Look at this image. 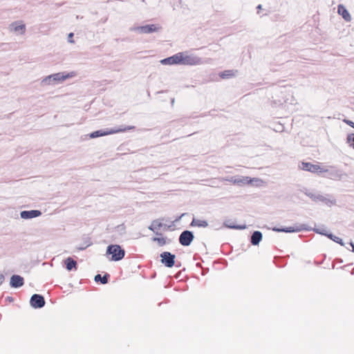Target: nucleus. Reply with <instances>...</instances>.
<instances>
[{
    "label": "nucleus",
    "mask_w": 354,
    "mask_h": 354,
    "mask_svg": "<svg viewBox=\"0 0 354 354\" xmlns=\"http://www.w3.org/2000/svg\"><path fill=\"white\" fill-rule=\"evenodd\" d=\"M350 245H351V247L353 248L352 251L354 252V243L353 242H351Z\"/></svg>",
    "instance_id": "nucleus-38"
},
{
    "label": "nucleus",
    "mask_w": 354,
    "mask_h": 354,
    "mask_svg": "<svg viewBox=\"0 0 354 354\" xmlns=\"http://www.w3.org/2000/svg\"><path fill=\"white\" fill-rule=\"evenodd\" d=\"M46 301L41 295L34 294L30 299V304L33 308H41L45 306Z\"/></svg>",
    "instance_id": "nucleus-9"
},
{
    "label": "nucleus",
    "mask_w": 354,
    "mask_h": 354,
    "mask_svg": "<svg viewBox=\"0 0 354 354\" xmlns=\"http://www.w3.org/2000/svg\"><path fill=\"white\" fill-rule=\"evenodd\" d=\"M345 123H346L348 125H349L350 127L354 128V122L351 120H344Z\"/></svg>",
    "instance_id": "nucleus-31"
},
{
    "label": "nucleus",
    "mask_w": 354,
    "mask_h": 354,
    "mask_svg": "<svg viewBox=\"0 0 354 354\" xmlns=\"http://www.w3.org/2000/svg\"><path fill=\"white\" fill-rule=\"evenodd\" d=\"M163 226L166 227V225H163L158 220H153L148 228L149 230L153 232L156 235H162L161 233L158 232V230Z\"/></svg>",
    "instance_id": "nucleus-15"
},
{
    "label": "nucleus",
    "mask_w": 354,
    "mask_h": 354,
    "mask_svg": "<svg viewBox=\"0 0 354 354\" xmlns=\"http://www.w3.org/2000/svg\"><path fill=\"white\" fill-rule=\"evenodd\" d=\"M317 202H322L324 204L328 205V207H331L336 204L335 198L329 194H326L325 196L319 194L318 198H317Z\"/></svg>",
    "instance_id": "nucleus-10"
},
{
    "label": "nucleus",
    "mask_w": 354,
    "mask_h": 354,
    "mask_svg": "<svg viewBox=\"0 0 354 354\" xmlns=\"http://www.w3.org/2000/svg\"><path fill=\"white\" fill-rule=\"evenodd\" d=\"M223 226L230 229L243 230V225H235L230 220L225 221Z\"/></svg>",
    "instance_id": "nucleus-23"
},
{
    "label": "nucleus",
    "mask_w": 354,
    "mask_h": 354,
    "mask_svg": "<svg viewBox=\"0 0 354 354\" xmlns=\"http://www.w3.org/2000/svg\"><path fill=\"white\" fill-rule=\"evenodd\" d=\"M245 184L255 187H261L263 185V180L258 178H251L250 177L245 176Z\"/></svg>",
    "instance_id": "nucleus-17"
},
{
    "label": "nucleus",
    "mask_w": 354,
    "mask_h": 354,
    "mask_svg": "<svg viewBox=\"0 0 354 354\" xmlns=\"http://www.w3.org/2000/svg\"><path fill=\"white\" fill-rule=\"evenodd\" d=\"M272 230L274 232H288V233L313 230L314 232H315L317 234L325 235V236H326V234H329V233H328L326 228L324 226H322L321 227H317V228H313L306 224H299V225H296L292 227H281V228L274 227L272 228Z\"/></svg>",
    "instance_id": "nucleus-1"
},
{
    "label": "nucleus",
    "mask_w": 354,
    "mask_h": 354,
    "mask_svg": "<svg viewBox=\"0 0 354 354\" xmlns=\"http://www.w3.org/2000/svg\"><path fill=\"white\" fill-rule=\"evenodd\" d=\"M299 168L304 171H308L312 173H322L323 171H328L327 169L322 168L318 165H314L311 162H302Z\"/></svg>",
    "instance_id": "nucleus-7"
},
{
    "label": "nucleus",
    "mask_w": 354,
    "mask_h": 354,
    "mask_svg": "<svg viewBox=\"0 0 354 354\" xmlns=\"http://www.w3.org/2000/svg\"><path fill=\"white\" fill-rule=\"evenodd\" d=\"M337 12L338 13L342 16L343 19L346 21H351V16L348 12V10L346 9V8L343 5H339L337 7Z\"/></svg>",
    "instance_id": "nucleus-18"
},
{
    "label": "nucleus",
    "mask_w": 354,
    "mask_h": 354,
    "mask_svg": "<svg viewBox=\"0 0 354 354\" xmlns=\"http://www.w3.org/2000/svg\"><path fill=\"white\" fill-rule=\"evenodd\" d=\"M41 215V212L37 209L24 210L20 212V216L23 219H30Z\"/></svg>",
    "instance_id": "nucleus-11"
},
{
    "label": "nucleus",
    "mask_w": 354,
    "mask_h": 354,
    "mask_svg": "<svg viewBox=\"0 0 354 354\" xmlns=\"http://www.w3.org/2000/svg\"><path fill=\"white\" fill-rule=\"evenodd\" d=\"M106 254L111 255V261H118L124 258L125 251L119 245H110L106 248Z\"/></svg>",
    "instance_id": "nucleus-4"
},
{
    "label": "nucleus",
    "mask_w": 354,
    "mask_h": 354,
    "mask_svg": "<svg viewBox=\"0 0 354 354\" xmlns=\"http://www.w3.org/2000/svg\"><path fill=\"white\" fill-rule=\"evenodd\" d=\"M140 26H137V27H132L130 28V30L131 31H136V32H138L139 33H140V30L139 29Z\"/></svg>",
    "instance_id": "nucleus-34"
},
{
    "label": "nucleus",
    "mask_w": 354,
    "mask_h": 354,
    "mask_svg": "<svg viewBox=\"0 0 354 354\" xmlns=\"http://www.w3.org/2000/svg\"><path fill=\"white\" fill-rule=\"evenodd\" d=\"M194 239V235L192 231L184 230L180 234L178 241L183 246H189Z\"/></svg>",
    "instance_id": "nucleus-8"
},
{
    "label": "nucleus",
    "mask_w": 354,
    "mask_h": 354,
    "mask_svg": "<svg viewBox=\"0 0 354 354\" xmlns=\"http://www.w3.org/2000/svg\"><path fill=\"white\" fill-rule=\"evenodd\" d=\"M91 245H92V242L91 241V239L88 237H86L84 239V243L77 247V250H84Z\"/></svg>",
    "instance_id": "nucleus-25"
},
{
    "label": "nucleus",
    "mask_w": 354,
    "mask_h": 354,
    "mask_svg": "<svg viewBox=\"0 0 354 354\" xmlns=\"http://www.w3.org/2000/svg\"><path fill=\"white\" fill-rule=\"evenodd\" d=\"M306 195L308 196L313 201L317 202V198H318L319 194L313 192H306Z\"/></svg>",
    "instance_id": "nucleus-29"
},
{
    "label": "nucleus",
    "mask_w": 354,
    "mask_h": 354,
    "mask_svg": "<svg viewBox=\"0 0 354 354\" xmlns=\"http://www.w3.org/2000/svg\"><path fill=\"white\" fill-rule=\"evenodd\" d=\"M230 182H233L234 183H239L242 182V180H237L236 179H234V177L230 178V179L228 180Z\"/></svg>",
    "instance_id": "nucleus-33"
},
{
    "label": "nucleus",
    "mask_w": 354,
    "mask_h": 354,
    "mask_svg": "<svg viewBox=\"0 0 354 354\" xmlns=\"http://www.w3.org/2000/svg\"><path fill=\"white\" fill-rule=\"evenodd\" d=\"M178 60L181 65L196 66L204 63L202 58L187 52L178 53Z\"/></svg>",
    "instance_id": "nucleus-3"
},
{
    "label": "nucleus",
    "mask_w": 354,
    "mask_h": 354,
    "mask_svg": "<svg viewBox=\"0 0 354 354\" xmlns=\"http://www.w3.org/2000/svg\"><path fill=\"white\" fill-rule=\"evenodd\" d=\"M160 262L165 267L172 268L175 265L176 255L169 252H163L160 254Z\"/></svg>",
    "instance_id": "nucleus-6"
},
{
    "label": "nucleus",
    "mask_w": 354,
    "mask_h": 354,
    "mask_svg": "<svg viewBox=\"0 0 354 354\" xmlns=\"http://www.w3.org/2000/svg\"><path fill=\"white\" fill-rule=\"evenodd\" d=\"M73 37V32H71V33L68 34V42L73 43V40L72 39Z\"/></svg>",
    "instance_id": "nucleus-32"
},
{
    "label": "nucleus",
    "mask_w": 354,
    "mask_h": 354,
    "mask_svg": "<svg viewBox=\"0 0 354 354\" xmlns=\"http://www.w3.org/2000/svg\"><path fill=\"white\" fill-rule=\"evenodd\" d=\"M299 191L301 192H303L305 195H306V192H310L308 189H307L306 187H303L302 189H299Z\"/></svg>",
    "instance_id": "nucleus-35"
},
{
    "label": "nucleus",
    "mask_w": 354,
    "mask_h": 354,
    "mask_svg": "<svg viewBox=\"0 0 354 354\" xmlns=\"http://www.w3.org/2000/svg\"><path fill=\"white\" fill-rule=\"evenodd\" d=\"M237 73L236 70H226L219 73V76L222 79H229L234 77Z\"/></svg>",
    "instance_id": "nucleus-20"
},
{
    "label": "nucleus",
    "mask_w": 354,
    "mask_h": 354,
    "mask_svg": "<svg viewBox=\"0 0 354 354\" xmlns=\"http://www.w3.org/2000/svg\"><path fill=\"white\" fill-rule=\"evenodd\" d=\"M66 268L68 270L71 271L73 268L77 269V262L71 257H68L65 261Z\"/></svg>",
    "instance_id": "nucleus-21"
},
{
    "label": "nucleus",
    "mask_w": 354,
    "mask_h": 354,
    "mask_svg": "<svg viewBox=\"0 0 354 354\" xmlns=\"http://www.w3.org/2000/svg\"><path fill=\"white\" fill-rule=\"evenodd\" d=\"M171 105L173 106L174 104V99L173 98L171 102Z\"/></svg>",
    "instance_id": "nucleus-39"
},
{
    "label": "nucleus",
    "mask_w": 354,
    "mask_h": 354,
    "mask_svg": "<svg viewBox=\"0 0 354 354\" xmlns=\"http://www.w3.org/2000/svg\"><path fill=\"white\" fill-rule=\"evenodd\" d=\"M109 277H110V275L108 273H106L105 274H104L103 277H102L101 274H97L95 276L94 280L95 282L100 281L101 283L106 284L108 283V279H109Z\"/></svg>",
    "instance_id": "nucleus-22"
},
{
    "label": "nucleus",
    "mask_w": 354,
    "mask_h": 354,
    "mask_svg": "<svg viewBox=\"0 0 354 354\" xmlns=\"http://www.w3.org/2000/svg\"><path fill=\"white\" fill-rule=\"evenodd\" d=\"M135 129L134 126H129L124 129H111L110 131L97 130V131L92 132L89 136L91 138H98L100 136L116 133L124 131L126 130H130V129Z\"/></svg>",
    "instance_id": "nucleus-5"
},
{
    "label": "nucleus",
    "mask_w": 354,
    "mask_h": 354,
    "mask_svg": "<svg viewBox=\"0 0 354 354\" xmlns=\"http://www.w3.org/2000/svg\"><path fill=\"white\" fill-rule=\"evenodd\" d=\"M5 277L4 275L1 273H0V286L3 283L4 281Z\"/></svg>",
    "instance_id": "nucleus-36"
},
{
    "label": "nucleus",
    "mask_w": 354,
    "mask_h": 354,
    "mask_svg": "<svg viewBox=\"0 0 354 354\" xmlns=\"http://www.w3.org/2000/svg\"><path fill=\"white\" fill-rule=\"evenodd\" d=\"M160 63L163 65L179 64L178 53L173 56L160 60Z\"/></svg>",
    "instance_id": "nucleus-16"
},
{
    "label": "nucleus",
    "mask_w": 354,
    "mask_h": 354,
    "mask_svg": "<svg viewBox=\"0 0 354 354\" xmlns=\"http://www.w3.org/2000/svg\"><path fill=\"white\" fill-rule=\"evenodd\" d=\"M140 33L149 34L158 31L160 28L157 26L156 24H150L140 26Z\"/></svg>",
    "instance_id": "nucleus-14"
},
{
    "label": "nucleus",
    "mask_w": 354,
    "mask_h": 354,
    "mask_svg": "<svg viewBox=\"0 0 354 354\" xmlns=\"http://www.w3.org/2000/svg\"><path fill=\"white\" fill-rule=\"evenodd\" d=\"M326 236L328 237L330 239L333 240V241H335V243H337L341 245H344V242L342 239L338 236L333 235L332 233L326 234Z\"/></svg>",
    "instance_id": "nucleus-26"
},
{
    "label": "nucleus",
    "mask_w": 354,
    "mask_h": 354,
    "mask_svg": "<svg viewBox=\"0 0 354 354\" xmlns=\"http://www.w3.org/2000/svg\"><path fill=\"white\" fill-rule=\"evenodd\" d=\"M262 239V233L260 231H254L252 236L250 242L253 245H257Z\"/></svg>",
    "instance_id": "nucleus-19"
},
{
    "label": "nucleus",
    "mask_w": 354,
    "mask_h": 354,
    "mask_svg": "<svg viewBox=\"0 0 354 354\" xmlns=\"http://www.w3.org/2000/svg\"><path fill=\"white\" fill-rule=\"evenodd\" d=\"M74 76L75 73L73 72L68 73H57L46 77L44 79L42 80L41 84L43 85H55L62 83L66 79L73 77Z\"/></svg>",
    "instance_id": "nucleus-2"
},
{
    "label": "nucleus",
    "mask_w": 354,
    "mask_h": 354,
    "mask_svg": "<svg viewBox=\"0 0 354 354\" xmlns=\"http://www.w3.org/2000/svg\"><path fill=\"white\" fill-rule=\"evenodd\" d=\"M14 30L16 32L21 31V33H24V30H25V25L22 24V25L17 26L15 27Z\"/></svg>",
    "instance_id": "nucleus-30"
},
{
    "label": "nucleus",
    "mask_w": 354,
    "mask_h": 354,
    "mask_svg": "<svg viewBox=\"0 0 354 354\" xmlns=\"http://www.w3.org/2000/svg\"><path fill=\"white\" fill-rule=\"evenodd\" d=\"M184 215H185V214H182L178 218H177L175 220V221H178Z\"/></svg>",
    "instance_id": "nucleus-37"
},
{
    "label": "nucleus",
    "mask_w": 354,
    "mask_h": 354,
    "mask_svg": "<svg viewBox=\"0 0 354 354\" xmlns=\"http://www.w3.org/2000/svg\"><path fill=\"white\" fill-rule=\"evenodd\" d=\"M347 143L354 149V133H350L346 138Z\"/></svg>",
    "instance_id": "nucleus-28"
},
{
    "label": "nucleus",
    "mask_w": 354,
    "mask_h": 354,
    "mask_svg": "<svg viewBox=\"0 0 354 354\" xmlns=\"http://www.w3.org/2000/svg\"><path fill=\"white\" fill-rule=\"evenodd\" d=\"M152 241L157 242L159 246H163L167 244L166 239L164 237H153Z\"/></svg>",
    "instance_id": "nucleus-27"
},
{
    "label": "nucleus",
    "mask_w": 354,
    "mask_h": 354,
    "mask_svg": "<svg viewBox=\"0 0 354 354\" xmlns=\"http://www.w3.org/2000/svg\"><path fill=\"white\" fill-rule=\"evenodd\" d=\"M328 174V177L333 180H342L343 178L346 177L347 175L345 173H343L342 171L339 169H331L328 170V171H326Z\"/></svg>",
    "instance_id": "nucleus-13"
},
{
    "label": "nucleus",
    "mask_w": 354,
    "mask_h": 354,
    "mask_svg": "<svg viewBox=\"0 0 354 354\" xmlns=\"http://www.w3.org/2000/svg\"><path fill=\"white\" fill-rule=\"evenodd\" d=\"M24 284V279L22 277L18 274H13L10 277V285L12 288H18L23 286Z\"/></svg>",
    "instance_id": "nucleus-12"
},
{
    "label": "nucleus",
    "mask_w": 354,
    "mask_h": 354,
    "mask_svg": "<svg viewBox=\"0 0 354 354\" xmlns=\"http://www.w3.org/2000/svg\"><path fill=\"white\" fill-rule=\"evenodd\" d=\"M192 226H197L199 227H206L208 226V223L204 220L194 218L191 223Z\"/></svg>",
    "instance_id": "nucleus-24"
},
{
    "label": "nucleus",
    "mask_w": 354,
    "mask_h": 354,
    "mask_svg": "<svg viewBox=\"0 0 354 354\" xmlns=\"http://www.w3.org/2000/svg\"><path fill=\"white\" fill-rule=\"evenodd\" d=\"M257 8L259 9V10L261 9V5H259Z\"/></svg>",
    "instance_id": "nucleus-40"
}]
</instances>
